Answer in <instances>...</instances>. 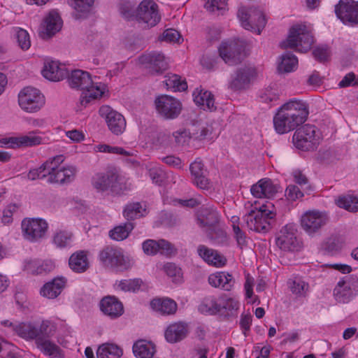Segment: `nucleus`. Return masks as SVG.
I'll use <instances>...</instances> for the list:
<instances>
[{"instance_id":"f257e3e1","label":"nucleus","mask_w":358,"mask_h":358,"mask_svg":"<svg viewBox=\"0 0 358 358\" xmlns=\"http://www.w3.org/2000/svg\"><path fill=\"white\" fill-rule=\"evenodd\" d=\"M64 160V157L62 155L49 158L38 168L31 169L27 174L28 179H45L50 184L65 185L71 182L75 178L77 169L71 165L61 166Z\"/></svg>"},{"instance_id":"f03ea898","label":"nucleus","mask_w":358,"mask_h":358,"mask_svg":"<svg viewBox=\"0 0 358 358\" xmlns=\"http://www.w3.org/2000/svg\"><path fill=\"white\" fill-rule=\"evenodd\" d=\"M309 114L306 103L300 100H290L283 104L273 117L275 131L284 134L303 124Z\"/></svg>"},{"instance_id":"7ed1b4c3","label":"nucleus","mask_w":358,"mask_h":358,"mask_svg":"<svg viewBox=\"0 0 358 358\" xmlns=\"http://www.w3.org/2000/svg\"><path fill=\"white\" fill-rule=\"evenodd\" d=\"M66 78L71 88L83 92L80 102L85 107L92 101L101 98L105 92L106 85L101 82L96 81V77L93 79L87 71L75 69L71 73L68 71Z\"/></svg>"},{"instance_id":"20e7f679","label":"nucleus","mask_w":358,"mask_h":358,"mask_svg":"<svg viewBox=\"0 0 358 358\" xmlns=\"http://www.w3.org/2000/svg\"><path fill=\"white\" fill-rule=\"evenodd\" d=\"M92 185L97 192L120 194L125 189L124 177L115 167H109L105 172L95 173L92 178Z\"/></svg>"},{"instance_id":"39448f33","label":"nucleus","mask_w":358,"mask_h":358,"mask_svg":"<svg viewBox=\"0 0 358 358\" xmlns=\"http://www.w3.org/2000/svg\"><path fill=\"white\" fill-rule=\"evenodd\" d=\"M314 42L313 36L309 27L297 24L292 26L287 38L280 43L282 48H296L301 52H306Z\"/></svg>"},{"instance_id":"423d86ee","label":"nucleus","mask_w":358,"mask_h":358,"mask_svg":"<svg viewBox=\"0 0 358 358\" xmlns=\"http://www.w3.org/2000/svg\"><path fill=\"white\" fill-rule=\"evenodd\" d=\"M57 329V324L54 322L50 320L42 321L41 334L35 342L38 349L41 352L52 358L62 356V351L60 348L50 341V338L56 333Z\"/></svg>"},{"instance_id":"0eeeda50","label":"nucleus","mask_w":358,"mask_h":358,"mask_svg":"<svg viewBox=\"0 0 358 358\" xmlns=\"http://www.w3.org/2000/svg\"><path fill=\"white\" fill-rule=\"evenodd\" d=\"M321 134L313 124H306L297 129L293 136L294 145L303 151L314 150L320 144Z\"/></svg>"},{"instance_id":"6e6552de","label":"nucleus","mask_w":358,"mask_h":358,"mask_svg":"<svg viewBox=\"0 0 358 358\" xmlns=\"http://www.w3.org/2000/svg\"><path fill=\"white\" fill-rule=\"evenodd\" d=\"M237 16L242 27L259 35L266 24L264 14L258 8L254 7L239 8Z\"/></svg>"},{"instance_id":"1a4fd4ad","label":"nucleus","mask_w":358,"mask_h":358,"mask_svg":"<svg viewBox=\"0 0 358 358\" xmlns=\"http://www.w3.org/2000/svg\"><path fill=\"white\" fill-rule=\"evenodd\" d=\"M99 257L104 266L116 271H124L131 266L129 259L125 257L119 248L107 246L99 252Z\"/></svg>"},{"instance_id":"9d476101","label":"nucleus","mask_w":358,"mask_h":358,"mask_svg":"<svg viewBox=\"0 0 358 358\" xmlns=\"http://www.w3.org/2000/svg\"><path fill=\"white\" fill-rule=\"evenodd\" d=\"M245 45L243 41L235 39L223 41L219 47V54L228 65L233 66L241 63L245 57Z\"/></svg>"},{"instance_id":"9b49d317","label":"nucleus","mask_w":358,"mask_h":358,"mask_svg":"<svg viewBox=\"0 0 358 358\" xmlns=\"http://www.w3.org/2000/svg\"><path fill=\"white\" fill-rule=\"evenodd\" d=\"M45 102L43 94L36 88L25 87L18 94V104L27 113L38 112Z\"/></svg>"},{"instance_id":"f8f14e48","label":"nucleus","mask_w":358,"mask_h":358,"mask_svg":"<svg viewBox=\"0 0 358 358\" xmlns=\"http://www.w3.org/2000/svg\"><path fill=\"white\" fill-rule=\"evenodd\" d=\"M358 293V277L345 276L341 279L334 289V296L339 303H348Z\"/></svg>"},{"instance_id":"ddd939ff","label":"nucleus","mask_w":358,"mask_h":358,"mask_svg":"<svg viewBox=\"0 0 358 358\" xmlns=\"http://www.w3.org/2000/svg\"><path fill=\"white\" fill-rule=\"evenodd\" d=\"M136 19L148 27L155 26L161 20L158 5L153 0H143L136 9Z\"/></svg>"},{"instance_id":"4468645a","label":"nucleus","mask_w":358,"mask_h":358,"mask_svg":"<svg viewBox=\"0 0 358 358\" xmlns=\"http://www.w3.org/2000/svg\"><path fill=\"white\" fill-rule=\"evenodd\" d=\"M155 103L157 113L165 119H175L182 110L180 101L171 96H159L156 98Z\"/></svg>"},{"instance_id":"2eb2a0df","label":"nucleus","mask_w":358,"mask_h":358,"mask_svg":"<svg viewBox=\"0 0 358 358\" xmlns=\"http://www.w3.org/2000/svg\"><path fill=\"white\" fill-rule=\"evenodd\" d=\"M138 61L148 73L153 76L162 74L169 68V62L161 52H152L144 54L139 57Z\"/></svg>"},{"instance_id":"dca6fc26","label":"nucleus","mask_w":358,"mask_h":358,"mask_svg":"<svg viewBox=\"0 0 358 358\" xmlns=\"http://www.w3.org/2000/svg\"><path fill=\"white\" fill-rule=\"evenodd\" d=\"M328 222V216L325 213L318 210L306 212L301 218L302 229L309 235L320 231Z\"/></svg>"},{"instance_id":"f3484780","label":"nucleus","mask_w":358,"mask_h":358,"mask_svg":"<svg viewBox=\"0 0 358 358\" xmlns=\"http://www.w3.org/2000/svg\"><path fill=\"white\" fill-rule=\"evenodd\" d=\"M48 229L47 222L42 219H24L22 222V230L26 239L35 242L43 238Z\"/></svg>"},{"instance_id":"a211bd4d","label":"nucleus","mask_w":358,"mask_h":358,"mask_svg":"<svg viewBox=\"0 0 358 358\" xmlns=\"http://www.w3.org/2000/svg\"><path fill=\"white\" fill-rule=\"evenodd\" d=\"M99 113L105 118L108 127L113 134L120 135L125 130L126 120L124 116L109 106H102Z\"/></svg>"},{"instance_id":"6ab92c4d","label":"nucleus","mask_w":358,"mask_h":358,"mask_svg":"<svg viewBox=\"0 0 358 358\" xmlns=\"http://www.w3.org/2000/svg\"><path fill=\"white\" fill-rule=\"evenodd\" d=\"M256 76L257 71L253 66H244L238 68L231 76L229 87L234 91L245 90L249 87L251 81Z\"/></svg>"},{"instance_id":"aec40b11","label":"nucleus","mask_w":358,"mask_h":358,"mask_svg":"<svg viewBox=\"0 0 358 358\" xmlns=\"http://www.w3.org/2000/svg\"><path fill=\"white\" fill-rule=\"evenodd\" d=\"M273 218L271 211L262 208L257 211L252 210L246 217V222L251 230L257 232H266L270 229V220Z\"/></svg>"},{"instance_id":"412c9836","label":"nucleus","mask_w":358,"mask_h":358,"mask_svg":"<svg viewBox=\"0 0 358 358\" xmlns=\"http://www.w3.org/2000/svg\"><path fill=\"white\" fill-rule=\"evenodd\" d=\"M335 13L344 24H358V1L340 0L335 6Z\"/></svg>"},{"instance_id":"4be33fe9","label":"nucleus","mask_w":358,"mask_h":358,"mask_svg":"<svg viewBox=\"0 0 358 358\" xmlns=\"http://www.w3.org/2000/svg\"><path fill=\"white\" fill-rule=\"evenodd\" d=\"M276 245L282 250L294 251L300 248V243L296 236V230L291 225H285L280 231Z\"/></svg>"},{"instance_id":"5701e85b","label":"nucleus","mask_w":358,"mask_h":358,"mask_svg":"<svg viewBox=\"0 0 358 358\" xmlns=\"http://www.w3.org/2000/svg\"><path fill=\"white\" fill-rule=\"evenodd\" d=\"M280 187L271 179L263 178L251 187L252 194L257 198H272L280 190Z\"/></svg>"},{"instance_id":"b1692460","label":"nucleus","mask_w":358,"mask_h":358,"mask_svg":"<svg viewBox=\"0 0 358 358\" xmlns=\"http://www.w3.org/2000/svg\"><path fill=\"white\" fill-rule=\"evenodd\" d=\"M99 305L101 312L112 320L120 317L124 313L122 302L113 296L103 297Z\"/></svg>"},{"instance_id":"393cba45","label":"nucleus","mask_w":358,"mask_h":358,"mask_svg":"<svg viewBox=\"0 0 358 358\" xmlns=\"http://www.w3.org/2000/svg\"><path fill=\"white\" fill-rule=\"evenodd\" d=\"M220 221V215L213 207H202L197 215L196 223L205 231L216 226Z\"/></svg>"},{"instance_id":"a878e982","label":"nucleus","mask_w":358,"mask_h":358,"mask_svg":"<svg viewBox=\"0 0 358 358\" xmlns=\"http://www.w3.org/2000/svg\"><path fill=\"white\" fill-rule=\"evenodd\" d=\"M143 252L148 255H155L158 252L164 254H171L173 248L172 245L164 239L155 241L148 239L142 244Z\"/></svg>"},{"instance_id":"bb28decb","label":"nucleus","mask_w":358,"mask_h":358,"mask_svg":"<svg viewBox=\"0 0 358 358\" xmlns=\"http://www.w3.org/2000/svg\"><path fill=\"white\" fill-rule=\"evenodd\" d=\"M42 74L45 78L57 82L64 79L68 75V71L57 62L50 61L45 63Z\"/></svg>"},{"instance_id":"cd10ccee","label":"nucleus","mask_w":358,"mask_h":358,"mask_svg":"<svg viewBox=\"0 0 358 358\" xmlns=\"http://www.w3.org/2000/svg\"><path fill=\"white\" fill-rule=\"evenodd\" d=\"M209 284L214 287L221 288L225 291H230L235 283L232 275L227 272H216L208 276Z\"/></svg>"},{"instance_id":"c85d7f7f","label":"nucleus","mask_w":358,"mask_h":358,"mask_svg":"<svg viewBox=\"0 0 358 358\" xmlns=\"http://www.w3.org/2000/svg\"><path fill=\"white\" fill-rule=\"evenodd\" d=\"M197 253L201 258L210 265L220 267L226 263V259L224 256L204 245H199L198 246Z\"/></svg>"},{"instance_id":"c756f323","label":"nucleus","mask_w":358,"mask_h":358,"mask_svg":"<svg viewBox=\"0 0 358 358\" xmlns=\"http://www.w3.org/2000/svg\"><path fill=\"white\" fill-rule=\"evenodd\" d=\"M66 283L64 277H57L46 282L41 289L40 294L48 299H55L62 292Z\"/></svg>"},{"instance_id":"7c9ffc66","label":"nucleus","mask_w":358,"mask_h":358,"mask_svg":"<svg viewBox=\"0 0 358 358\" xmlns=\"http://www.w3.org/2000/svg\"><path fill=\"white\" fill-rule=\"evenodd\" d=\"M189 170L193 177L194 182L201 189L209 188V180L206 176V170L202 162L199 159H196L189 166Z\"/></svg>"},{"instance_id":"2f4dec72","label":"nucleus","mask_w":358,"mask_h":358,"mask_svg":"<svg viewBox=\"0 0 358 358\" xmlns=\"http://www.w3.org/2000/svg\"><path fill=\"white\" fill-rule=\"evenodd\" d=\"M41 329L42 323L36 327L31 322H18L14 333L27 341L34 340L36 342L40 336Z\"/></svg>"},{"instance_id":"473e14b6","label":"nucleus","mask_w":358,"mask_h":358,"mask_svg":"<svg viewBox=\"0 0 358 358\" xmlns=\"http://www.w3.org/2000/svg\"><path fill=\"white\" fill-rule=\"evenodd\" d=\"M192 96L194 103L201 106L203 110L213 111L216 109L214 96L210 92L196 88L193 92Z\"/></svg>"},{"instance_id":"72a5a7b5","label":"nucleus","mask_w":358,"mask_h":358,"mask_svg":"<svg viewBox=\"0 0 358 358\" xmlns=\"http://www.w3.org/2000/svg\"><path fill=\"white\" fill-rule=\"evenodd\" d=\"M62 25V20L58 13L55 10L50 12L44 20L43 29L45 31L43 32V37L45 38V36L49 38L55 35L61 29Z\"/></svg>"},{"instance_id":"f704fd0d","label":"nucleus","mask_w":358,"mask_h":358,"mask_svg":"<svg viewBox=\"0 0 358 358\" xmlns=\"http://www.w3.org/2000/svg\"><path fill=\"white\" fill-rule=\"evenodd\" d=\"M187 334V327L184 323L178 322L170 324L166 331V340L171 343H175L184 339Z\"/></svg>"},{"instance_id":"c9c22d12","label":"nucleus","mask_w":358,"mask_h":358,"mask_svg":"<svg viewBox=\"0 0 358 358\" xmlns=\"http://www.w3.org/2000/svg\"><path fill=\"white\" fill-rule=\"evenodd\" d=\"M152 308L162 315H172L176 312L177 303L171 299H155L151 301Z\"/></svg>"},{"instance_id":"e433bc0d","label":"nucleus","mask_w":358,"mask_h":358,"mask_svg":"<svg viewBox=\"0 0 358 358\" xmlns=\"http://www.w3.org/2000/svg\"><path fill=\"white\" fill-rule=\"evenodd\" d=\"M69 264L70 268L76 273L85 272L89 266L87 252L80 250L73 253L69 258Z\"/></svg>"},{"instance_id":"4c0bfd02","label":"nucleus","mask_w":358,"mask_h":358,"mask_svg":"<svg viewBox=\"0 0 358 358\" xmlns=\"http://www.w3.org/2000/svg\"><path fill=\"white\" fill-rule=\"evenodd\" d=\"M220 297L214 296L205 297L198 306V310L205 315H214L220 313Z\"/></svg>"},{"instance_id":"58836bf2","label":"nucleus","mask_w":358,"mask_h":358,"mask_svg":"<svg viewBox=\"0 0 358 358\" xmlns=\"http://www.w3.org/2000/svg\"><path fill=\"white\" fill-rule=\"evenodd\" d=\"M155 352V345L145 340H139L133 345V352L137 358H153Z\"/></svg>"},{"instance_id":"ea45409f","label":"nucleus","mask_w":358,"mask_h":358,"mask_svg":"<svg viewBox=\"0 0 358 358\" xmlns=\"http://www.w3.org/2000/svg\"><path fill=\"white\" fill-rule=\"evenodd\" d=\"M280 62L278 66V70L280 73H289L294 71L297 66L298 59L290 52L284 53L280 57Z\"/></svg>"},{"instance_id":"a19ab883","label":"nucleus","mask_w":358,"mask_h":358,"mask_svg":"<svg viewBox=\"0 0 358 358\" xmlns=\"http://www.w3.org/2000/svg\"><path fill=\"white\" fill-rule=\"evenodd\" d=\"M205 231L213 244L217 245H229V238L226 231L218 226L216 225L214 227L206 229Z\"/></svg>"},{"instance_id":"79ce46f5","label":"nucleus","mask_w":358,"mask_h":358,"mask_svg":"<svg viewBox=\"0 0 358 358\" xmlns=\"http://www.w3.org/2000/svg\"><path fill=\"white\" fill-rule=\"evenodd\" d=\"M134 228L131 222H127L122 224L115 227L109 231V236L113 240L121 241L126 239Z\"/></svg>"},{"instance_id":"37998d69","label":"nucleus","mask_w":358,"mask_h":358,"mask_svg":"<svg viewBox=\"0 0 358 358\" xmlns=\"http://www.w3.org/2000/svg\"><path fill=\"white\" fill-rule=\"evenodd\" d=\"M220 313L227 317H236L239 308V302L233 298L220 297Z\"/></svg>"},{"instance_id":"c03bdc74","label":"nucleus","mask_w":358,"mask_h":358,"mask_svg":"<svg viewBox=\"0 0 358 358\" xmlns=\"http://www.w3.org/2000/svg\"><path fill=\"white\" fill-rule=\"evenodd\" d=\"M145 215L146 209L139 202L127 204L123 210V215L127 220H134Z\"/></svg>"},{"instance_id":"a18cd8bd","label":"nucleus","mask_w":358,"mask_h":358,"mask_svg":"<svg viewBox=\"0 0 358 358\" xmlns=\"http://www.w3.org/2000/svg\"><path fill=\"white\" fill-rule=\"evenodd\" d=\"M69 2L76 13V17L81 18L90 12L94 0H69Z\"/></svg>"},{"instance_id":"49530a36","label":"nucleus","mask_w":358,"mask_h":358,"mask_svg":"<svg viewBox=\"0 0 358 358\" xmlns=\"http://www.w3.org/2000/svg\"><path fill=\"white\" fill-rule=\"evenodd\" d=\"M37 133L38 131H31L26 135L18 136L20 148L34 147L44 143L45 138L37 135Z\"/></svg>"},{"instance_id":"de8ad7c7","label":"nucleus","mask_w":358,"mask_h":358,"mask_svg":"<svg viewBox=\"0 0 358 358\" xmlns=\"http://www.w3.org/2000/svg\"><path fill=\"white\" fill-rule=\"evenodd\" d=\"M122 350L116 345L105 343L99 346L96 352L97 358H120Z\"/></svg>"},{"instance_id":"09e8293b","label":"nucleus","mask_w":358,"mask_h":358,"mask_svg":"<svg viewBox=\"0 0 358 358\" xmlns=\"http://www.w3.org/2000/svg\"><path fill=\"white\" fill-rule=\"evenodd\" d=\"M73 234L66 230H57L52 236V243L58 248H66L71 245Z\"/></svg>"},{"instance_id":"8fccbe9b","label":"nucleus","mask_w":358,"mask_h":358,"mask_svg":"<svg viewBox=\"0 0 358 358\" xmlns=\"http://www.w3.org/2000/svg\"><path fill=\"white\" fill-rule=\"evenodd\" d=\"M164 83L167 89L173 90L175 92H183L187 89V84L185 80L177 74H168L165 76Z\"/></svg>"},{"instance_id":"3c124183","label":"nucleus","mask_w":358,"mask_h":358,"mask_svg":"<svg viewBox=\"0 0 358 358\" xmlns=\"http://www.w3.org/2000/svg\"><path fill=\"white\" fill-rule=\"evenodd\" d=\"M288 283L289 287L294 294L299 297L306 296L309 289V285L303 279L294 278V279L289 280Z\"/></svg>"},{"instance_id":"603ef678","label":"nucleus","mask_w":358,"mask_h":358,"mask_svg":"<svg viewBox=\"0 0 358 358\" xmlns=\"http://www.w3.org/2000/svg\"><path fill=\"white\" fill-rule=\"evenodd\" d=\"M338 207L344 208L350 212L358 211V197L354 195L341 196L336 200Z\"/></svg>"},{"instance_id":"864d4df0","label":"nucleus","mask_w":358,"mask_h":358,"mask_svg":"<svg viewBox=\"0 0 358 358\" xmlns=\"http://www.w3.org/2000/svg\"><path fill=\"white\" fill-rule=\"evenodd\" d=\"M143 282L140 278L122 280L116 282L115 286L117 289H119L124 292H136L138 291L141 287Z\"/></svg>"},{"instance_id":"5fc2aeb1","label":"nucleus","mask_w":358,"mask_h":358,"mask_svg":"<svg viewBox=\"0 0 358 358\" xmlns=\"http://www.w3.org/2000/svg\"><path fill=\"white\" fill-rule=\"evenodd\" d=\"M32 272L37 275L48 273L55 268L54 263L50 260L35 261L31 264Z\"/></svg>"},{"instance_id":"6e6d98bb","label":"nucleus","mask_w":358,"mask_h":358,"mask_svg":"<svg viewBox=\"0 0 358 358\" xmlns=\"http://www.w3.org/2000/svg\"><path fill=\"white\" fill-rule=\"evenodd\" d=\"M15 36L17 39V43L22 50H27L30 48V37L26 30L21 28H16L15 29Z\"/></svg>"},{"instance_id":"4d7b16f0","label":"nucleus","mask_w":358,"mask_h":358,"mask_svg":"<svg viewBox=\"0 0 358 358\" xmlns=\"http://www.w3.org/2000/svg\"><path fill=\"white\" fill-rule=\"evenodd\" d=\"M94 150L96 152L111 153L115 155H120L124 156H131V154L123 149L122 148L117 146H110L106 144H99L94 146Z\"/></svg>"},{"instance_id":"13d9d810","label":"nucleus","mask_w":358,"mask_h":358,"mask_svg":"<svg viewBox=\"0 0 358 358\" xmlns=\"http://www.w3.org/2000/svg\"><path fill=\"white\" fill-rule=\"evenodd\" d=\"M149 176L153 183L162 185L166 179L165 171L159 166H153L148 170Z\"/></svg>"},{"instance_id":"bf43d9fd","label":"nucleus","mask_w":358,"mask_h":358,"mask_svg":"<svg viewBox=\"0 0 358 358\" xmlns=\"http://www.w3.org/2000/svg\"><path fill=\"white\" fill-rule=\"evenodd\" d=\"M204 7L209 12L225 10L227 0H206Z\"/></svg>"},{"instance_id":"052dcab7","label":"nucleus","mask_w":358,"mask_h":358,"mask_svg":"<svg viewBox=\"0 0 358 358\" xmlns=\"http://www.w3.org/2000/svg\"><path fill=\"white\" fill-rule=\"evenodd\" d=\"M285 196L288 201H295L303 196V192L295 185H289L285 190Z\"/></svg>"},{"instance_id":"680f3d73","label":"nucleus","mask_w":358,"mask_h":358,"mask_svg":"<svg viewBox=\"0 0 358 358\" xmlns=\"http://www.w3.org/2000/svg\"><path fill=\"white\" fill-rule=\"evenodd\" d=\"M259 99L262 102L271 103L278 99V94L276 92V90L268 87L260 92Z\"/></svg>"},{"instance_id":"e2e57ef3","label":"nucleus","mask_w":358,"mask_h":358,"mask_svg":"<svg viewBox=\"0 0 358 358\" xmlns=\"http://www.w3.org/2000/svg\"><path fill=\"white\" fill-rule=\"evenodd\" d=\"M175 142L178 145H183L191 138L190 133L185 129H179L173 133Z\"/></svg>"},{"instance_id":"0e129e2a","label":"nucleus","mask_w":358,"mask_h":358,"mask_svg":"<svg viewBox=\"0 0 358 358\" xmlns=\"http://www.w3.org/2000/svg\"><path fill=\"white\" fill-rule=\"evenodd\" d=\"M181 36L180 33L174 29H168L165 30L160 39L166 42H179Z\"/></svg>"},{"instance_id":"69168bd1","label":"nucleus","mask_w":358,"mask_h":358,"mask_svg":"<svg viewBox=\"0 0 358 358\" xmlns=\"http://www.w3.org/2000/svg\"><path fill=\"white\" fill-rule=\"evenodd\" d=\"M17 206L15 204H9L3 211L2 222L4 224H10L13 221V215L17 210Z\"/></svg>"},{"instance_id":"338daca9","label":"nucleus","mask_w":358,"mask_h":358,"mask_svg":"<svg viewBox=\"0 0 358 358\" xmlns=\"http://www.w3.org/2000/svg\"><path fill=\"white\" fill-rule=\"evenodd\" d=\"M0 147L6 148H18V136L6 137L0 139Z\"/></svg>"},{"instance_id":"774afa93","label":"nucleus","mask_w":358,"mask_h":358,"mask_svg":"<svg viewBox=\"0 0 358 358\" xmlns=\"http://www.w3.org/2000/svg\"><path fill=\"white\" fill-rule=\"evenodd\" d=\"M164 271L167 275L176 279L180 277L181 269L173 263H167L164 266Z\"/></svg>"}]
</instances>
